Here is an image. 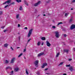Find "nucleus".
I'll use <instances>...</instances> for the list:
<instances>
[{
	"label": "nucleus",
	"instance_id": "1",
	"mask_svg": "<svg viewBox=\"0 0 75 75\" xmlns=\"http://www.w3.org/2000/svg\"><path fill=\"white\" fill-rule=\"evenodd\" d=\"M33 29H31L29 30L28 34V38H29V37H30L31 35V34H32V32L33 31Z\"/></svg>",
	"mask_w": 75,
	"mask_h": 75
},
{
	"label": "nucleus",
	"instance_id": "2",
	"mask_svg": "<svg viewBox=\"0 0 75 75\" xmlns=\"http://www.w3.org/2000/svg\"><path fill=\"white\" fill-rule=\"evenodd\" d=\"M55 34V36H56V38H58L59 37V32L58 31H56L54 32Z\"/></svg>",
	"mask_w": 75,
	"mask_h": 75
},
{
	"label": "nucleus",
	"instance_id": "3",
	"mask_svg": "<svg viewBox=\"0 0 75 75\" xmlns=\"http://www.w3.org/2000/svg\"><path fill=\"white\" fill-rule=\"evenodd\" d=\"M38 60L35 61L34 62V64L35 65V66L36 67H38Z\"/></svg>",
	"mask_w": 75,
	"mask_h": 75
},
{
	"label": "nucleus",
	"instance_id": "4",
	"mask_svg": "<svg viewBox=\"0 0 75 75\" xmlns=\"http://www.w3.org/2000/svg\"><path fill=\"white\" fill-rule=\"evenodd\" d=\"M41 3V1H39L37 3H35L34 4V6L35 7H36L38 6V5H39V4H40Z\"/></svg>",
	"mask_w": 75,
	"mask_h": 75
},
{
	"label": "nucleus",
	"instance_id": "5",
	"mask_svg": "<svg viewBox=\"0 0 75 75\" xmlns=\"http://www.w3.org/2000/svg\"><path fill=\"white\" fill-rule=\"evenodd\" d=\"M11 0H8L6 1V2H5L4 3H3V4L4 5V4H10V3H11Z\"/></svg>",
	"mask_w": 75,
	"mask_h": 75
},
{
	"label": "nucleus",
	"instance_id": "6",
	"mask_svg": "<svg viewBox=\"0 0 75 75\" xmlns=\"http://www.w3.org/2000/svg\"><path fill=\"white\" fill-rule=\"evenodd\" d=\"M46 45L47 47H50L51 46V44L50 43V42L48 41H46Z\"/></svg>",
	"mask_w": 75,
	"mask_h": 75
},
{
	"label": "nucleus",
	"instance_id": "7",
	"mask_svg": "<svg viewBox=\"0 0 75 75\" xmlns=\"http://www.w3.org/2000/svg\"><path fill=\"white\" fill-rule=\"evenodd\" d=\"M15 59H16V58L15 57H13L11 61V64L14 63V62Z\"/></svg>",
	"mask_w": 75,
	"mask_h": 75
},
{
	"label": "nucleus",
	"instance_id": "8",
	"mask_svg": "<svg viewBox=\"0 0 75 75\" xmlns=\"http://www.w3.org/2000/svg\"><path fill=\"white\" fill-rule=\"evenodd\" d=\"M75 28V25L74 24L72 25L70 27L71 30H73V29H74Z\"/></svg>",
	"mask_w": 75,
	"mask_h": 75
},
{
	"label": "nucleus",
	"instance_id": "9",
	"mask_svg": "<svg viewBox=\"0 0 75 75\" xmlns=\"http://www.w3.org/2000/svg\"><path fill=\"white\" fill-rule=\"evenodd\" d=\"M45 66H47V64L46 63H44L43 64V65L41 66L42 68H44Z\"/></svg>",
	"mask_w": 75,
	"mask_h": 75
},
{
	"label": "nucleus",
	"instance_id": "10",
	"mask_svg": "<svg viewBox=\"0 0 75 75\" xmlns=\"http://www.w3.org/2000/svg\"><path fill=\"white\" fill-rule=\"evenodd\" d=\"M69 69L72 72L74 70V69H73V67L71 66L69 68Z\"/></svg>",
	"mask_w": 75,
	"mask_h": 75
},
{
	"label": "nucleus",
	"instance_id": "11",
	"mask_svg": "<svg viewBox=\"0 0 75 75\" xmlns=\"http://www.w3.org/2000/svg\"><path fill=\"white\" fill-rule=\"evenodd\" d=\"M44 52L40 53L38 54V57H40V56L42 55H44Z\"/></svg>",
	"mask_w": 75,
	"mask_h": 75
},
{
	"label": "nucleus",
	"instance_id": "12",
	"mask_svg": "<svg viewBox=\"0 0 75 75\" xmlns=\"http://www.w3.org/2000/svg\"><path fill=\"white\" fill-rule=\"evenodd\" d=\"M18 70H19V69L18 68H16L14 69V71L15 72H18Z\"/></svg>",
	"mask_w": 75,
	"mask_h": 75
},
{
	"label": "nucleus",
	"instance_id": "13",
	"mask_svg": "<svg viewBox=\"0 0 75 75\" xmlns=\"http://www.w3.org/2000/svg\"><path fill=\"white\" fill-rule=\"evenodd\" d=\"M11 69V70L12 69L11 67L9 66H8L6 67V69L7 70V69Z\"/></svg>",
	"mask_w": 75,
	"mask_h": 75
},
{
	"label": "nucleus",
	"instance_id": "14",
	"mask_svg": "<svg viewBox=\"0 0 75 75\" xmlns=\"http://www.w3.org/2000/svg\"><path fill=\"white\" fill-rule=\"evenodd\" d=\"M41 39L42 41H45V37H42Z\"/></svg>",
	"mask_w": 75,
	"mask_h": 75
},
{
	"label": "nucleus",
	"instance_id": "15",
	"mask_svg": "<svg viewBox=\"0 0 75 75\" xmlns=\"http://www.w3.org/2000/svg\"><path fill=\"white\" fill-rule=\"evenodd\" d=\"M69 22L70 23H72V18H71L70 20L69 21Z\"/></svg>",
	"mask_w": 75,
	"mask_h": 75
},
{
	"label": "nucleus",
	"instance_id": "16",
	"mask_svg": "<svg viewBox=\"0 0 75 75\" xmlns=\"http://www.w3.org/2000/svg\"><path fill=\"white\" fill-rule=\"evenodd\" d=\"M36 74H37V75H40V71H37V73H36Z\"/></svg>",
	"mask_w": 75,
	"mask_h": 75
},
{
	"label": "nucleus",
	"instance_id": "17",
	"mask_svg": "<svg viewBox=\"0 0 75 75\" xmlns=\"http://www.w3.org/2000/svg\"><path fill=\"white\" fill-rule=\"evenodd\" d=\"M24 3L25 4L26 6H28V3L26 2V1H24Z\"/></svg>",
	"mask_w": 75,
	"mask_h": 75
},
{
	"label": "nucleus",
	"instance_id": "18",
	"mask_svg": "<svg viewBox=\"0 0 75 75\" xmlns=\"http://www.w3.org/2000/svg\"><path fill=\"white\" fill-rule=\"evenodd\" d=\"M64 52H65L67 53V54H68V50H64Z\"/></svg>",
	"mask_w": 75,
	"mask_h": 75
},
{
	"label": "nucleus",
	"instance_id": "19",
	"mask_svg": "<svg viewBox=\"0 0 75 75\" xmlns=\"http://www.w3.org/2000/svg\"><path fill=\"white\" fill-rule=\"evenodd\" d=\"M16 1L18 3H20V2H21V0H16Z\"/></svg>",
	"mask_w": 75,
	"mask_h": 75
},
{
	"label": "nucleus",
	"instance_id": "20",
	"mask_svg": "<svg viewBox=\"0 0 75 75\" xmlns=\"http://www.w3.org/2000/svg\"><path fill=\"white\" fill-rule=\"evenodd\" d=\"M63 24V23L62 22H60L58 23V24L57 25H59L60 24Z\"/></svg>",
	"mask_w": 75,
	"mask_h": 75
},
{
	"label": "nucleus",
	"instance_id": "21",
	"mask_svg": "<svg viewBox=\"0 0 75 75\" xmlns=\"http://www.w3.org/2000/svg\"><path fill=\"white\" fill-rule=\"evenodd\" d=\"M22 9H23V7H22V6H20L19 10H22Z\"/></svg>",
	"mask_w": 75,
	"mask_h": 75
},
{
	"label": "nucleus",
	"instance_id": "22",
	"mask_svg": "<svg viewBox=\"0 0 75 75\" xmlns=\"http://www.w3.org/2000/svg\"><path fill=\"white\" fill-rule=\"evenodd\" d=\"M15 4V3L14 2H12V3H11L10 4V5H14V4Z\"/></svg>",
	"mask_w": 75,
	"mask_h": 75
},
{
	"label": "nucleus",
	"instance_id": "23",
	"mask_svg": "<svg viewBox=\"0 0 75 75\" xmlns=\"http://www.w3.org/2000/svg\"><path fill=\"white\" fill-rule=\"evenodd\" d=\"M66 67H71V65L70 64L67 65H66Z\"/></svg>",
	"mask_w": 75,
	"mask_h": 75
},
{
	"label": "nucleus",
	"instance_id": "24",
	"mask_svg": "<svg viewBox=\"0 0 75 75\" xmlns=\"http://www.w3.org/2000/svg\"><path fill=\"white\" fill-rule=\"evenodd\" d=\"M62 35H63L64 37H66L67 36V35L66 34H63Z\"/></svg>",
	"mask_w": 75,
	"mask_h": 75
},
{
	"label": "nucleus",
	"instance_id": "25",
	"mask_svg": "<svg viewBox=\"0 0 75 75\" xmlns=\"http://www.w3.org/2000/svg\"><path fill=\"white\" fill-rule=\"evenodd\" d=\"M3 11H0V15H2L3 14Z\"/></svg>",
	"mask_w": 75,
	"mask_h": 75
},
{
	"label": "nucleus",
	"instance_id": "26",
	"mask_svg": "<svg viewBox=\"0 0 75 75\" xmlns=\"http://www.w3.org/2000/svg\"><path fill=\"white\" fill-rule=\"evenodd\" d=\"M59 55V53H58L56 55V57H58V56Z\"/></svg>",
	"mask_w": 75,
	"mask_h": 75
},
{
	"label": "nucleus",
	"instance_id": "27",
	"mask_svg": "<svg viewBox=\"0 0 75 75\" xmlns=\"http://www.w3.org/2000/svg\"><path fill=\"white\" fill-rule=\"evenodd\" d=\"M23 55V53H21L20 55H19L18 57H21V55Z\"/></svg>",
	"mask_w": 75,
	"mask_h": 75
},
{
	"label": "nucleus",
	"instance_id": "28",
	"mask_svg": "<svg viewBox=\"0 0 75 75\" xmlns=\"http://www.w3.org/2000/svg\"><path fill=\"white\" fill-rule=\"evenodd\" d=\"M19 17V14H18L16 15V18L17 19V18H18Z\"/></svg>",
	"mask_w": 75,
	"mask_h": 75
},
{
	"label": "nucleus",
	"instance_id": "29",
	"mask_svg": "<svg viewBox=\"0 0 75 75\" xmlns=\"http://www.w3.org/2000/svg\"><path fill=\"white\" fill-rule=\"evenodd\" d=\"M5 63L6 64H8V60H6L5 61Z\"/></svg>",
	"mask_w": 75,
	"mask_h": 75
},
{
	"label": "nucleus",
	"instance_id": "30",
	"mask_svg": "<svg viewBox=\"0 0 75 75\" xmlns=\"http://www.w3.org/2000/svg\"><path fill=\"white\" fill-rule=\"evenodd\" d=\"M26 72L27 75H28V71L27 69H26Z\"/></svg>",
	"mask_w": 75,
	"mask_h": 75
},
{
	"label": "nucleus",
	"instance_id": "31",
	"mask_svg": "<svg viewBox=\"0 0 75 75\" xmlns=\"http://www.w3.org/2000/svg\"><path fill=\"white\" fill-rule=\"evenodd\" d=\"M40 43H41V42H38V45L39 46L40 45Z\"/></svg>",
	"mask_w": 75,
	"mask_h": 75
},
{
	"label": "nucleus",
	"instance_id": "32",
	"mask_svg": "<svg viewBox=\"0 0 75 75\" xmlns=\"http://www.w3.org/2000/svg\"><path fill=\"white\" fill-rule=\"evenodd\" d=\"M62 64H63V62H61L59 65H59H62Z\"/></svg>",
	"mask_w": 75,
	"mask_h": 75
},
{
	"label": "nucleus",
	"instance_id": "33",
	"mask_svg": "<svg viewBox=\"0 0 75 75\" xmlns=\"http://www.w3.org/2000/svg\"><path fill=\"white\" fill-rule=\"evenodd\" d=\"M8 45H7V44H5L4 45V46L5 47H7Z\"/></svg>",
	"mask_w": 75,
	"mask_h": 75
},
{
	"label": "nucleus",
	"instance_id": "34",
	"mask_svg": "<svg viewBox=\"0 0 75 75\" xmlns=\"http://www.w3.org/2000/svg\"><path fill=\"white\" fill-rule=\"evenodd\" d=\"M68 13H65V17H67V16H68Z\"/></svg>",
	"mask_w": 75,
	"mask_h": 75
},
{
	"label": "nucleus",
	"instance_id": "35",
	"mask_svg": "<svg viewBox=\"0 0 75 75\" xmlns=\"http://www.w3.org/2000/svg\"><path fill=\"white\" fill-rule=\"evenodd\" d=\"M8 31V30H4V33H6V31Z\"/></svg>",
	"mask_w": 75,
	"mask_h": 75
},
{
	"label": "nucleus",
	"instance_id": "36",
	"mask_svg": "<svg viewBox=\"0 0 75 75\" xmlns=\"http://www.w3.org/2000/svg\"><path fill=\"white\" fill-rule=\"evenodd\" d=\"M26 51V49L25 47V49H24V50H23L24 52H25Z\"/></svg>",
	"mask_w": 75,
	"mask_h": 75
},
{
	"label": "nucleus",
	"instance_id": "37",
	"mask_svg": "<svg viewBox=\"0 0 75 75\" xmlns=\"http://www.w3.org/2000/svg\"><path fill=\"white\" fill-rule=\"evenodd\" d=\"M31 40V39H30L29 40H28L27 43H28V42H30Z\"/></svg>",
	"mask_w": 75,
	"mask_h": 75
},
{
	"label": "nucleus",
	"instance_id": "38",
	"mask_svg": "<svg viewBox=\"0 0 75 75\" xmlns=\"http://www.w3.org/2000/svg\"><path fill=\"white\" fill-rule=\"evenodd\" d=\"M8 5H7L5 6L4 8H7V7H8Z\"/></svg>",
	"mask_w": 75,
	"mask_h": 75
},
{
	"label": "nucleus",
	"instance_id": "39",
	"mask_svg": "<svg viewBox=\"0 0 75 75\" xmlns=\"http://www.w3.org/2000/svg\"><path fill=\"white\" fill-rule=\"evenodd\" d=\"M52 28H53L54 29H55V26H52Z\"/></svg>",
	"mask_w": 75,
	"mask_h": 75
},
{
	"label": "nucleus",
	"instance_id": "40",
	"mask_svg": "<svg viewBox=\"0 0 75 75\" xmlns=\"http://www.w3.org/2000/svg\"><path fill=\"white\" fill-rule=\"evenodd\" d=\"M13 71H12L11 72V74H13Z\"/></svg>",
	"mask_w": 75,
	"mask_h": 75
},
{
	"label": "nucleus",
	"instance_id": "41",
	"mask_svg": "<svg viewBox=\"0 0 75 75\" xmlns=\"http://www.w3.org/2000/svg\"><path fill=\"white\" fill-rule=\"evenodd\" d=\"M20 38H21L20 36H19L18 37V38L19 39V41H20Z\"/></svg>",
	"mask_w": 75,
	"mask_h": 75
},
{
	"label": "nucleus",
	"instance_id": "42",
	"mask_svg": "<svg viewBox=\"0 0 75 75\" xmlns=\"http://www.w3.org/2000/svg\"><path fill=\"white\" fill-rule=\"evenodd\" d=\"M11 50H12V51H13V50H14V49H13V48H12V47H11Z\"/></svg>",
	"mask_w": 75,
	"mask_h": 75
},
{
	"label": "nucleus",
	"instance_id": "43",
	"mask_svg": "<svg viewBox=\"0 0 75 75\" xmlns=\"http://www.w3.org/2000/svg\"><path fill=\"white\" fill-rule=\"evenodd\" d=\"M25 30H27L28 29V28L27 27H25L24 28Z\"/></svg>",
	"mask_w": 75,
	"mask_h": 75
},
{
	"label": "nucleus",
	"instance_id": "44",
	"mask_svg": "<svg viewBox=\"0 0 75 75\" xmlns=\"http://www.w3.org/2000/svg\"><path fill=\"white\" fill-rule=\"evenodd\" d=\"M69 61H72V59H69Z\"/></svg>",
	"mask_w": 75,
	"mask_h": 75
},
{
	"label": "nucleus",
	"instance_id": "45",
	"mask_svg": "<svg viewBox=\"0 0 75 75\" xmlns=\"http://www.w3.org/2000/svg\"><path fill=\"white\" fill-rule=\"evenodd\" d=\"M48 68L45 69V71H47V70H48Z\"/></svg>",
	"mask_w": 75,
	"mask_h": 75
},
{
	"label": "nucleus",
	"instance_id": "46",
	"mask_svg": "<svg viewBox=\"0 0 75 75\" xmlns=\"http://www.w3.org/2000/svg\"><path fill=\"white\" fill-rule=\"evenodd\" d=\"M18 27H20V24H18Z\"/></svg>",
	"mask_w": 75,
	"mask_h": 75
},
{
	"label": "nucleus",
	"instance_id": "47",
	"mask_svg": "<svg viewBox=\"0 0 75 75\" xmlns=\"http://www.w3.org/2000/svg\"><path fill=\"white\" fill-rule=\"evenodd\" d=\"M4 27H5V26H2L1 27V28H2V29H3L4 28Z\"/></svg>",
	"mask_w": 75,
	"mask_h": 75
},
{
	"label": "nucleus",
	"instance_id": "48",
	"mask_svg": "<svg viewBox=\"0 0 75 75\" xmlns=\"http://www.w3.org/2000/svg\"><path fill=\"white\" fill-rule=\"evenodd\" d=\"M47 15L48 16H50V15H51V14L49 13H47Z\"/></svg>",
	"mask_w": 75,
	"mask_h": 75
},
{
	"label": "nucleus",
	"instance_id": "49",
	"mask_svg": "<svg viewBox=\"0 0 75 75\" xmlns=\"http://www.w3.org/2000/svg\"><path fill=\"white\" fill-rule=\"evenodd\" d=\"M50 1H47V3H50Z\"/></svg>",
	"mask_w": 75,
	"mask_h": 75
},
{
	"label": "nucleus",
	"instance_id": "50",
	"mask_svg": "<svg viewBox=\"0 0 75 75\" xmlns=\"http://www.w3.org/2000/svg\"><path fill=\"white\" fill-rule=\"evenodd\" d=\"M72 2H73V3L74 2H75V0H73L72 1Z\"/></svg>",
	"mask_w": 75,
	"mask_h": 75
},
{
	"label": "nucleus",
	"instance_id": "51",
	"mask_svg": "<svg viewBox=\"0 0 75 75\" xmlns=\"http://www.w3.org/2000/svg\"><path fill=\"white\" fill-rule=\"evenodd\" d=\"M43 44H44V43L43 42L41 44V45H43Z\"/></svg>",
	"mask_w": 75,
	"mask_h": 75
},
{
	"label": "nucleus",
	"instance_id": "52",
	"mask_svg": "<svg viewBox=\"0 0 75 75\" xmlns=\"http://www.w3.org/2000/svg\"><path fill=\"white\" fill-rule=\"evenodd\" d=\"M17 49H18V48H20V47H17Z\"/></svg>",
	"mask_w": 75,
	"mask_h": 75
},
{
	"label": "nucleus",
	"instance_id": "53",
	"mask_svg": "<svg viewBox=\"0 0 75 75\" xmlns=\"http://www.w3.org/2000/svg\"><path fill=\"white\" fill-rule=\"evenodd\" d=\"M63 75H67V74H63Z\"/></svg>",
	"mask_w": 75,
	"mask_h": 75
},
{
	"label": "nucleus",
	"instance_id": "54",
	"mask_svg": "<svg viewBox=\"0 0 75 75\" xmlns=\"http://www.w3.org/2000/svg\"><path fill=\"white\" fill-rule=\"evenodd\" d=\"M43 16H45L46 15H45V14H44L43 15Z\"/></svg>",
	"mask_w": 75,
	"mask_h": 75
},
{
	"label": "nucleus",
	"instance_id": "55",
	"mask_svg": "<svg viewBox=\"0 0 75 75\" xmlns=\"http://www.w3.org/2000/svg\"><path fill=\"white\" fill-rule=\"evenodd\" d=\"M46 74H50V73H46Z\"/></svg>",
	"mask_w": 75,
	"mask_h": 75
},
{
	"label": "nucleus",
	"instance_id": "56",
	"mask_svg": "<svg viewBox=\"0 0 75 75\" xmlns=\"http://www.w3.org/2000/svg\"><path fill=\"white\" fill-rule=\"evenodd\" d=\"M73 10V8H71V10Z\"/></svg>",
	"mask_w": 75,
	"mask_h": 75
},
{
	"label": "nucleus",
	"instance_id": "57",
	"mask_svg": "<svg viewBox=\"0 0 75 75\" xmlns=\"http://www.w3.org/2000/svg\"><path fill=\"white\" fill-rule=\"evenodd\" d=\"M18 34L20 35V33H18Z\"/></svg>",
	"mask_w": 75,
	"mask_h": 75
},
{
	"label": "nucleus",
	"instance_id": "58",
	"mask_svg": "<svg viewBox=\"0 0 75 75\" xmlns=\"http://www.w3.org/2000/svg\"><path fill=\"white\" fill-rule=\"evenodd\" d=\"M63 44H64V45H65V43H64Z\"/></svg>",
	"mask_w": 75,
	"mask_h": 75
},
{
	"label": "nucleus",
	"instance_id": "59",
	"mask_svg": "<svg viewBox=\"0 0 75 75\" xmlns=\"http://www.w3.org/2000/svg\"><path fill=\"white\" fill-rule=\"evenodd\" d=\"M24 58H25V57H24Z\"/></svg>",
	"mask_w": 75,
	"mask_h": 75
},
{
	"label": "nucleus",
	"instance_id": "60",
	"mask_svg": "<svg viewBox=\"0 0 75 75\" xmlns=\"http://www.w3.org/2000/svg\"><path fill=\"white\" fill-rule=\"evenodd\" d=\"M0 10H1V8H0Z\"/></svg>",
	"mask_w": 75,
	"mask_h": 75
}]
</instances>
